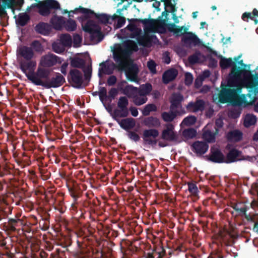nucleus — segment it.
<instances>
[{
    "instance_id": "nucleus-30",
    "label": "nucleus",
    "mask_w": 258,
    "mask_h": 258,
    "mask_svg": "<svg viewBox=\"0 0 258 258\" xmlns=\"http://www.w3.org/2000/svg\"><path fill=\"white\" fill-rule=\"evenodd\" d=\"M243 134L239 130H233L227 133V140L235 142L241 141Z\"/></svg>"
},
{
    "instance_id": "nucleus-36",
    "label": "nucleus",
    "mask_w": 258,
    "mask_h": 258,
    "mask_svg": "<svg viewBox=\"0 0 258 258\" xmlns=\"http://www.w3.org/2000/svg\"><path fill=\"white\" fill-rule=\"evenodd\" d=\"M70 64L72 67L75 68L83 69L85 67V61L80 57H71Z\"/></svg>"
},
{
    "instance_id": "nucleus-27",
    "label": "nucleus",
    "mask_w": 258,
    "mask_h": 258,
    "mask_svg": "<svg viewBox=\"0 0 258 258\" xmlns=\"http://www.w3.org/2000/svg\"><path fill=\"white\" fill-rule=\"evenodd\" d=\"M50 22L54 29L60 30L63 27L64 22V18L62 16H58L55 15L51 18Z\"/></svg>"
},
{
    "instance_id": "nucleus-52",
    "label": "nucleus",
    "mask_w": 258,
    "mask_h": 258,
    "mask_svg": "<svg viewBox=\"0 0 258 258\" xmlns=\"http://www.w3.org/2000/svg\"><path fill=\"white\" fill-rule=\"evenodd\" d=\"M241 113L240 108H234L228 113V116L232 118H237L239 117Z\"/></svg>"
},
{
    "instance_id": "nucleus-8",
    "label": "nucleus",
    "mask_w": 258,
    "mask_h": 258,
    "mask_svg": "<svg viewBox=\"0 0 258 258\" xmlns=\"http://www.w3.org/2000/svg\"><path fill=\"white\" fill-rule=\"evenodd\" d=\"M117 107L118 109H115L112 115L115 117H126L128 114V109L127 106L128 105V100L125 96L120 97L118 99L117 103Z\"/></svg>"
},
{
    "instance_id": "nucleus-12",
    "label": "nucleus",
    "mask_w": 258,
    "mask_h": 258,
    "mask_svg": "<svg viewBox=\"0 0 258 258\" xmlns=\"http://www.w3.org/2000/svg\"><path fill=\"white\" fill-rule=\"evenodd\" d=\"M206 106L205 101L201 99L197 98L195 101L189 102L186 106V110L189 112H202Z\"/></svg>"
},
{
    "instance_id": "nucleus-11",
    "label": "nucleus",
    "mask_w": 258,
    "mask_h": 258,
    "mask_svg": "<svg viewBox=\"0 0 258 258\" xmlns=\"http://www.w3.org/2000/svg\"><path fill=\"white\" fill-rule=\"evenodd\" d=\"M181 41L184 46L188 48L196 46L201 43L200 40L198 36L190 32H188L182 36Z\"/></svg>"
},
{
    "instance_id": "nucleus-51",
    "label": "nucleus",
    "mask_w": 258,
    "mask_h": 258,
    "mask_svg": "<svg viewBox=\"0 0 258 258\" xmlns=\"http://www.w3.org/2000/svg\"><path fill=\"white\" fill-rule=\"evenodd\" d=\"M188 190L189 192L194 196H198L199 190L196 183L193 182H188Z\"/></svg>"
},
{
    "instance_id": "nucleus-58",
    "label": "nucleus",
    "mask_w": 258,
    "mask_h": 258,
    "mask_svg": "<svg viewBox=\"0 0 258 258\" xmlns=\"http://www.w3.org/2000/svg\"><path fill=\"white\" fill-rule=\"evenodd\" d=\"M147 67L150 70V72L153 74L157 73L156 71V64L155 62L153 60H150L147 62Z\"/></svg>"
},
{
    "instance_id": "nucleus-15",
    "label": "nucleus",
    "mask_w": 258,
    "mask_h": 258,
    "mask_svg": "<svg viewBox=\"0 0 258 258\" xmlns=\"http://www.w3.org/2000/svg\"><path fill=\"white\" fill-rule=\"evenodd\" d=\"M209 149V145L207 142L197 141L191 145L192 151L196 154L198 157L202 156L205 154Z\"/></svg>"
},
{
    "instance_id": "nucleus-41",
    "label": "nucleus",
    "mask_w": 258,
    "mask_h": 258,
    "mask_svg": "<svg viewBox=\"0 0 258 258\" xmlns=\"http://www.w3.org/2000/svg\"><path fill=\"white\" fill-rule=\"evenodd\" d=\"M63 27L68 31H74L77 28V24L75 20L71 19L67 21L64 20Z\"/></svg>"
},
{
    "instance_id": "nucleus-50",
    "label": "nucleus",
    "mask_w": 258,
    "mask_h": 258,
    "mask_svg": "<svg viewBox=\"0 0 258 258\" xmlns=\"http://www.w3.org/2000/svg\"><path fill=\"white\" fill-rule=\"evenodd\" d=\"M197 131L194 128L185 129L182 132L183 136L186 139H192L196 137Z\"/></svg>"
},
{
    "instance_id": "nucleus-54",
    "label": "nucleus",
    "mask_w": 258,
    "mask_h": 258,
    "mask_svg": "<svg viewBox=\"0 0 258 258\" xmlns=\"http://www.w3.org/2000/svg\"><path fill=\"white\" fill-rule=\"evenodd\" d=\"M83 72L84 73L85 79L86 80H90L92 74V66L91 63L88 64L87 66L85 65V67L83 69Z\"/></svg>"
},
{
    "instance_id": "nucleus-22",
    "label": "nucleus",
    "mask_w": 258,
    "mask_h": 258,
    "mask_svg": "<svg viewBox=\"0 0 258 258\" xmlns=\"http://www.w3.org/2000/svg\"><path fill=\"white\" fill-rule=\"evenodd\" d=\"M34 29L36 33L44 36H47L50 33L52 27L49 24L41 22L35 26Z\"/></svg>"
},
{
    "instance_id": "nucleus-17",
    "label": "nucleus",
    "mask_w": 258,
    "mask_h": 258,
    "mask_svg": "<svg viewBox=\"0 0 258 258\" xmlns=\"http://www.w3.org/2000/svg\"><path fill=\"white\" fill-rule=\"evenodd\" d=\"M221 90L217 96H213V101L216 103H226V74L222 75Z\"/></svg>"
},
{
    "instance_id": "nucleus-4",
    "label": "nucleus",
    "mask_w": 258,
    "mask_h": 258,
    "mask_svg": "<svg viewBox=\"0 0 258 258\" xmlns=\"http://www.w3.org/2000/svg\"><path fill=\"white\" fill-rule=\"evenodd\" d=\"M143 123L147 127L150 128L145 130L142 134L144 144L151 146L156 145L157 143L156 138L159 135V131L155 128L160 126V120L156 117L149 116L145 117L143 120Z\"/></svg>"
},
{
    "instance_id": "nucleus-10",
    "label": "nucleus",
    "mask_w": 258,
    "mask_h": 258,
    "mask_svg": "<svg viewBox=\"0 0 258 258\" xmlns=\"http://www.w3.org/2000/svg\"><path fill=\"white\" fill-rule=\"evenodd\" d=\"M208 161L213 163H221L224 162L225 157L221 150L217 147L212 146L209 155L206 156Z\"/></svg>"
},
{
    "instance_id": "nucleus-47",
    "label": "nucleus",
    "mask_w": 258,
    "mask_h": 258,
    "mask_svg": "<svg viewBox=\"0 0 258 258\" xmlns=\"http://www.w3.org/2000/svg\"><path fill=\"white\" fill-rule=\"evenodd\" d=\"M232 207L239 214L245 215L247 211L246 206L242 203L234 204Z\"/></svg>"
},
{
    "instance_id": "nucleus-2",
    "label": "nucleus",
    "mask_w": 258,
    "mask_h": 258,
    "mask_svg": "<svg viewBox=\"0 0 258 258\" xmlns=\"http://www.w3.org/2000/svg\"><path fill=\"white\" fill-rule=\"evenodd\" d=\"M49 69L38 68L34 75L29 76L28 80L36 86H41L46 89L58 88L65 82L64 77L59 73L49 79Z\"/></svg>"
},
{
    "instance_id": "nucleus-1",
    "label": "nucleus",
    "mask_w": 258,
    "mask_h": 258,
    "mask_svg": "<svg viewBox=\"0 0 258 258\" xmlns=\"http://www.w3.org/2000/svg\"><path fill=\"white\" fill-rule=\"evenodd\" d=\"M241 55L227 58V69L231 67L227 79V102L235 106L245 107L252 105L258 94V74L252 71L241 69L235 62Z\"/></svg>"
},
{
    "instance_id": "nucleus-14",
    "label": "nucleus",
    "mask_w": 258,
    "mask_h": 258,
    "mask_svg": "<svg viewBox=\"0 0 258 258\" xmlns=\"http://www.w3.org/2000/svg\"><path fill=\"white\" fill-rule=\"evenodd\" d=\"M215 196L216 198H209L207 200H204L203 201V204L205 206H207L210 204H215L218 208H224L225 207V198L224 197V194L221 192H218L216 194Z\"/></svg>"
},
{
    "instance_id": "nucleus-19",
    "label": "nucleus",
    "mask_w": 258,
    "mask_h": 258,
    "mask_svg": "<svg viewBox=\"0 0 258 258\" xmlns=\"http://www.w3.org/2000/svg\"><path fill=\"white\" fill-rule=\"evenodd\" d=\"M123 93L127 95L129 98L133 99V103L137 106H140L145 104L148 100L147 97L139 96L138 94L135 93L133 92L126 91L125 89H123Z\"/></svg>"
},
{
    "instance_id": "nucleus-60",
    "label": "nucleus",
    "mask_w": 258,
    "mask_h": 258,
    "mask_svg": "<svg viewBox=\"0 0 258 258\" xmlns=\"http://www.w3.org/2000/svg\"><path fill=\"white\" fill-rule=\"evenodd\" d=\"M117 94V90L115 88H112L108 92V96H107V99H108L110 101L114 99L116 95Z\"/></svg>"
},
{
    "instance_id": "nucleus-34",
    "label": "nucleus",
    "mask_w": 258,
    "mask_h": 258,
    "mask_svg": "<svg viewBox=\"0 0 258 258\" xmlns=\"http://www.w3.org/2000/svg\"><path fill=\"white\" fill-rule=\"evenodd\" d=\"M241 18L244 21L246 22H248V19L254 20L255 24H257L258 23V10L254 9L252 13L245 12L242 15Z\"/></svg>"
},
{
    "instance_id": "nucleus-9",
    "label": "nucleus",
    "mask_w": 258,
    "mask_h": 258,
    "mask_svg": "<svg viewBox=\"0 0 258 258\" xmlns=\"http://www.w3.org/2000/svg\"><path fill=\"white\" fill-rule=\"evenodd\" d=\"M68 80L73 87L78 89L82 88L83 74L79 70L76 69H71L68 75Z\"/></svg>"
},
{
    "instance_id": "nucleus-39",
    "label": "nucleus",
    "mask_w": 258,
    "mask_h": 258,
    "mask_svg": "<svg viewBox=\"0 0 258 258\" xmlns=\"http://www.w3.org/2000/svg\"><path fill=\"white\" fill-rule=\"evenodd\" d=\"M92 94L93 96H96L98 95L99 96V99L102 103L107 100V89L104 87H100L99 88V91L93 92L92 93Z\"/></svg>"
},
{
    "instance_id": "nucleus-56",
    "label": "nucleus",
    "mask_w": 258,
    "mask_h": 258,
    "mask_svg": "<svg viewBox=\"0 0 258 258\" xmlns=\"http://www.w3.org/2000/svg\"><path fill=\"white\" fill-rule=\"evenodd\" d=\"M187 28L184 26H177L174 33L176 34V36H183L184 34L187 33Z\"/></svg>"
},
{
    "instance_id": "nucleus-7",
    "label": "nucleus",
    "mask_w": 258,
    "mask_h": 258,
    "mask_svg": "<svg viewBox=\"0 0 258 258\" xmlns=\"http://www.w3.org/2000/svg\"><path fill=\"white\" fill-rule=\"evenodd\" d=\"M62 60L61 58L49 52L41 56L38 68L48 69V68L52 67L57 63L60 64Z\"/></svg>"
},
{
    "instance_id": "nucleus-48",
    "label": "nucleus",
    "mask_w": 258,
    "mask_h": 258,
    "mask_svg": "<svg viewBox=\"0 0 258 258\" xmlns=\"http://www.w3.org/2000/svg\"><path fill=\"white\" fill-rule=\"evenodd\" d=\"M54 205L55 209L58 210L61 214L65 212L66 208L64 205V202L62 198L55 200Z\"/></svg>"
},
{
    "instance_id": "nucleus-28",
    "label": "nucleus",
    "mask_w": 258,
    "mask_h": 258,
    "mask_svg": "<svg viewBox=\"0 0 258 258\" xmlns=\"http://www.w3.org/2000/svg\"><path fill=\"white\" fill-rule=\"evenodd\" d=\"M215 238L221 244H226V225L223 223L218 228L217 232L215 234Z\"/></svg>"
},
{
    "instance_id": "nucleus-24",
    "label": "nucleus",
    "mask_w": 258,
    "mask_h": 258,
    "mask_svg": "<svg viewBox=\"0 0 258 258\" xmlns=\"http://www.w3.org/2000/svg\"><path fill=\"white\" fill-rule=\"evenodd\" d=\"M100 68L98 71V76L101 77L102 74L111 75L113 73V70L116 67V64L113 62L111 64H107L105 61L102 62L99 64Z\"/></svg>"
},
{
    "instance_id": "nucleus-31",
    "label": "nucleus",
    "mask_w": 258,
    "mask_h": 258,
    "mask_svg": "<svg viewBox=\"0 0 258 258\" xmlns=\"http://www.w3.org/2000/svg\"><path fill=\"white\" fill-rule=\"evenodd\" d=\"M124 49H123L126 55H130L133 51L138 50L137 44L133 40H128L124 44Z\"/></svg>"
},
{
    "instance_id": "nucleus-38",
    "label": "nucleus",
    "mask_w": 258,
    "mask_h": 258,
    "mask_svg": "<svg viewBox=\"0 0 258 258\" xmlns=\"http://www.w3.org/2000/svg\"><path fill=\"white\" fill-rule=\"evenodd\" d=\"M19 224H22V221L19 218H10L8 220L7 227L11 231H15L16 230V227H18Z\"/></svg>"
},
{
    "instance_id": "nucleus-42",
    "label": "nucleus",
    "mask_w": 258,
    "mask_h": 258,
    "mask_svg": "<svg viewBox=\"0 0 258 258\" xmlns=\"http://www.w3.org/2000/svg\"><path fill=\"white\" fill-rule=\"evenodd\" d=\"M202 54L200 51H197L193 54L188 57V62L190 64H195L200 62Z\"/></svg>"
},
{
    "instance_id": "nucleus-57",
    "label": "nucleus",
    "mask_w": 258,
    "mask_h": 258,
    "mask_svg": "<svg viewBox=\"0 0 258 258\" xmlns=\"http://www.w3.org/2000/svg\"><path fill=\"white\" fill-rule=\"evenodd\" d=\"M49 9H58L60 8L58 2L55 0H48L46 1Z\"/></svg>"
},
{
    "instance_id": "nucleus-25",
    "label": "nucleus",
    "mask_w": 258,
    "mask_h": 258,
    "mask_svg": "<svg viewBox=\"0 0 258 258\" xmlns=\"http://www.w3.org/2000/svg\"><path fill=\"white\" fill-rule=\"evenodd\" d=\"M178 74V71L173 68L166 71L162 75V82L167 84L175 79Z\"/></svg>"
},
{
    "instance_id": "nucleus-44",
    "label": "nucleus",
    "mask_w": 258,
    "mask_h": 258,
    "mask_svg": "<svg viewBox=\"0 0 258 258\" xmlns=\"http://www.w3.org/2000/svg\"><path fill=\"white\" fill-rule=\"evenodd\" d=\"M60 41L63 46H71L72 44L71 36L69 34H64L60 36Z\"/></svg>"
},
{
    "instance_id": "nucleus-5",
    "label": "nucleus",
    "mask_w": 258,
    "mask_h": 258,
    "mask_svg": "<svg viewBox=\"0 0 258 258\" xmlns=\"http://www.w3.org/2000/svg\"><path fill=\"white\" fill-rule=\"evenodd\" d=\"M83 30L90 34L92 41L100 42L103 39L104 35L101 32V27L93 20H88L83 27Z\"/></svg>"
},
{
    "instance_id": "nucleus-13",
    "label": "nucleus",
    "mask_w": 258,
    "mask_h": 258,
    "mask_svg": "<svg viewBox=\"0 0 258 258\" xmlns=\"http://www.w3.org/2000/svg\"><path fill=\"white\" fill-rule=\"evenodd\" d=\"M161 139L169 142L177 140V136L176 133L174 132L173 124L169 123L166 125L165 128L162 132Z\"/></svg>"
},
{
    "instance_id": "nucleus-61",
    "label": "nucleus",
    "mask_w": 258,
    "mask_h": 258,
    "mask_svg": "<svg viewBox=\"0 0 258 258\" xmlns=\"http://www.w3.org/2000/svg\"><path fill=\"white\" fill-rule=\"evenodd\" d=\"M82 37L79 34H76L74 35L73 37L74 46L75 47L79 46L82 42Z\"/></svg>"
},
{
    "instance_id": "nucleus-21",
    "label": "nucleus",
    "mask_w": 258,
    "mask_h": 258,
    "mask_svg": "<svg viewBox=\"0 0 258 258\" xmlns=\"http://www.w3.org/2000/svg\"><path fill=\"white\" fill-rule=\"evenodd\" d=\"M215 131H211L207 125L204 129L202 135L203 139L208 143H214L215 141V136L218 133V130L214 127Z\"/></svg>"
},
{
    "instance_id": "nucleus-33",
    "label": "nucleus",
    "mask_w": 258,
    "mask_h": 258,
    "mask_svg": "<svg viewBox=\"0 0 258 258\" xmlns=\"http://www.w3.org/2000/svg\"><path fill=\"white\" fill-rule=\"evenodd\" d=\"M153 38H156V36L155 35H144L138 37L137 40L139 45L147 47L151 45Z\"/></svg>"
},
{
    "instance_id": "nucleus-40",
    "label": "nucleus",
    "mask_w": 258,
    "mask_h": 258,
    "mask_svg": "<svg viewBox=\"0 0 258 258\" xmlns=\"http://www.w3.org/2000/svg\"><path fill=\"white\" fill-rule=\"evenodd\" d=\"M124 89H125L126 91H129L130 92H133L135 93L138 94L139 96L147 97L146 93L145 92L141 86L140 88H138L132 85H127Z\"/></svg>"
},
{
    "instance_id": "nucleus-20",
    "label": "nucleus",
    "mask_w": 258,
    "mask_h": 258,
    "mask_svg": "<svg viewBox=\"0 0 258 258\" xmlns=\"http://www.w3.org/2000/svg\"><path fill=\"white\" fill-rule=\"evenodd\" d=\"M126 55L124 50L121 48H119L113 53V57L117 65L116 67L118 69H122L124 66L123 56Z\"/></svg>"
},
{
    "instance_id": "nucleus-45",
    "label": "nucleus",
    "mask_w": 258,
    "mask_h": 258,
    "mask_svg": "<svg viewBox=\"0 0 258 258\" xmlns=\"http://www.w3.org/2000/svg\"><path fill=\"white\" fill-rule=\"evenodd\" d=\"M30 47L32 48L33 51L35 52L41 53L44 50L41 43L37 40L33 41L30 44Z\"/></svg>"
},
{
    "instance_id": "nucleus-37",
    "label": "nucleus",
    "mask_w": 258,
    "mask_h": 258,
    "mask_svg": "<svg viewBox=\"0 0 258 258\" xmlns=\"http://www.w3.org/2000/svg\"><path fill=\"white\" fill-rule=\"evenodd\" d=\"M30 20V17L28 14L22 13L18 15V18L16 20V23L20 26L23 27L26 25Z\"/></svg>"
},
{
    "instance_id": "nucleus-26",
    "label": "nucleus",
    "mask_w": 258,
    "mask_h": 258,
    "mask_svg": "<svg viewBox=\"0 0 258 258\" xmlns=\"http://www.w3.org/2000/svg\"><path fill=\"white\" fill-rule=\"evenodd\" d=\"M183 100V96L180 93H173L170 98V110H176Z\"/></svg>"
},
{
    "instance_id": "nucleus-29",
    "label": "nucleus",
    "mask_w": 258,
    "mask_h": 258,
    "mask_svg": "<svg viewBox=\"0 0 258 258\" xmlns=\"http://www.w3.org/2000/svg\"><path fill=\"white\" fill-rule=\"evenodd\" d=\"M241 152L237 149H233L227 154V163H232L240 160Z\"/></svg>"
},
{
    "instance_id": "nucleus-43",
    "label": "nucleus",
    "mask_w": 258,
    "mask_h": 258,
    "mask_svg": "<svg viewBox=\"0 0 258 258\" xmlns=\"http://www.w3.org/2000/svg\"><path fill=\"white\" fill-rule=\"evenodd\" d=\"M39 14L43 16H46L50 14V9L46 1L38 5Z\"/></svg>"
},
{
    "instance_id": "nucleus-64",
    "label": "nucleus",
    "mask_w": 258,
    "mask_h": 258,
    "mask_svg": "<svg viewBox=\"0 0 258 258\" xmlns=\"http://www.w3.org/2000/svg\"><path fill=\"white\" fill-rule=\"evenodd\" d=\"M116 81H117L116 77L115 76L112 75V76H110L108 78L107 83L109 86H113L116 83Z\"/></svg>"
},
{
    "instance_id": "nucleus-6",
    "label": "nucleus",
    "mask_w": 258,
    "mask_h": 258,
    "mask_svg": "<svg viewBox=\"0 0 258 258\" xmlns=\"http://www.w3.org/2000/svg\"><path fill=\"white\" fill-rule=\"evenodd\" d=\"M77 11H79L80 13L84 14V17L87 19L91 18V15H94L95 18L98 20L99 22L102 24H111L112 22H110V17L107 14H97L95 13L93 11L82 7L80 6L79 8H76L74 11H71L73 13H75Z\"/></svg>"
},
{
    "instance_id": "nucleus-3",
    "label": "nucleus",
    "mask_w": 258,
    "mask_h": 258,
    "mask_svg": "<svg viewBox=\"0 0 258 258\" xmlns=\"http://www.w3.org/2000/svg\"><path fill=\"white\" fill-rule=\"evenodd\" d=\"M19 59L18 62L20 69L25 75L27 79L29 76L34 75L37 65L36 61L33 59L35 57V53L32 48L26 45L19 47L17 50Z\"/></svg>"
},
{
    "instance_id": "nucleus-23",
    "label": "nucleus",
    "mask_w": 258,
    "mask_h": 258,
    "mask_svg": "<svg viewBox=\"0 0 258 258\" xmlns=\"http://www.w3.org/2000/svg\"><path fill=\"white\" fill-rule=\"evenodd\" d=\"M139 69L136 64H132L131 65L125 72L127 79L132 82H138V75Z\"/></svg>"
},
{
    "instance_id": "nucleus-63",
    "label": "nucleus",
    "mask_w": 258,
    "mask_h": 258,
    "mask_svg": "<svg viewBox=\"0 0 258 258\" xmlns=\"http://www.w3.org/2000/svg\"><path fill=\"white\" fill-rule=\"evenodd\" d=\"M147 95L149 94L152 90V86L150 83H146L141 86Z\"/></svg>"
},
{
    "instance_id": "nucleus-46",
    "label": "nucleus",
    "mask_w": 258,
    "mask_h": 258,
    "mask_svg": "<svg viewBox=\"0 0 258 258\" xmlns=\"http://www.w3.org/2000/svg\"><path fill=\"white\" fill-rule=\"evenodd\" d=\"M256 122V118L253 114H247L244 120V125L245 127H249L254 124Z\"/></svg>"
},
{
    "instance_id": "nucleus-59",
    "label": "nucleus",
    "mask_w": 258,
    "mask_h": 258,
    "mask_svg": "<svg viewBox=\"0 0 258 258\" xmlns=\"http://www.w3.org/2000/svg\"><path fill=\"white\" fill-rule=\"evenodd\" d=\"M193 81V77L191 73H186L185 75L184 83L186 85H191Z\"/></svg>"
},
{
    "instance_id": "nucleus-32",
    "label": "nucleus",
    "mask_w": 258,
    "mask_h": 258,
    "mask_svg": "<svg viewBox=\"0 0 258 258\" xmlns=\"http://www.w3.org/2000/svg\"><path fill=\"white\" fill-rule=\"evenodd\" d=\"M138 21L144 24L146 31L153 32L155 29V20L153 19H139Z\"/></svg>"
},
{
    "instance_id": "nucleus-55",
    "label": "nucleus",
    "mask_w": 258,
    "mask_h": 258,
    "mask_svg": "<svg viewBox=\"0 0 258 258\" xmlns=\"http://www.w3.org/2000/svg\"><path fill=\"white\" fill-rule=\"evenodd\" d=\"M53 50L57 53H61L64 51L63 46L61 44L53 43L52 45Z\"/></svg>"
},
{
    "instance_id": "nucleus-18",
    "label": "nucleus",
    "mask_w": 258,
    "mask_h": 258,
    "mask_svg": "<svg viewBox=\"0 0 258 258\" xmlns=\"http://www.w3.org/2000/svg\"><path fill=\"white\" fill-rule=\"evenodd\" d=\"M68 189L71 196L73 198L74 202L72 204V208L73 210H77L78 199L82 194V191L78 186H68Z\"/></svg>"
},
{
    "instance_id": "nucleus-53",
    "label": "nucleus",
    "mask_w": 258,
    "mask_h": 258,
    "mask_svg": "<svg viewBox=\"0 0 258 258\" xmlns=\"http://www.w3.org/2000/svg\"><path fill=\"white\" fill-rule=\"evenodd\" d=\"M197 121V117L194 115H189L184 118L182 123L185 125H191L194 124Z\"/></svg>"
},
{
    "instance_id": "nucleus-62",
    "label": "nucleus",
    "mask_w": 258,
    "mask_h": 258,
    "mask_svg": "<svg viewBox=\"0 0 258 258\" xmlns=\"http://www.w3.org/2000/svg\"><path fill=\"white\" fill-rule=\"evenodd\" d=\"M128 136L131 140L135 142L139 141L140 139V136H139L138 134L132 131L128 133Z\"/></svg>"
},
{
    "instance_id": "nucleus-16",
    "label": "nucleus",
    "mask_w": 258,
    "mask_h": 258,
    "mask_svg": "<svg viewBox=\"0 0 258 258\" xmlns=\"http://www.w3.org/2000/svg\"><path fill=\"white\" fill-rule=\"evenodd\" d=\"M112 118L115 120L120 125V126L124 130H128L133 128L135 125L136 122L133 118H126L121 120L119 119L121 117H115L112 115Z\"/></svg>"
},
{
    "instance_id": "nucleus-35",
    "label": "nucleus",
    "mask_w": 258,
    "mask_h": 258,
    "mask_svg": "<svg viewBox=\"0 0 258 258\" xmlns=\"http://www.w3.org/2000/svg\"><path fill=\"white\" fill-rule=\"evenodd\" d=\"M176 110H170L169 112H163L161 113V117L164 121L171 122L173 121L177 116Z\"/></svg>"
},
{
    "instance_id": "nucleus-49",
    "label": "nucleus",
    "mask_w": 258,
    "mask_h": 258,
    "mask_svg": "<svg viewBox=\"0 0 258 258\" xmlns=\"http://www.w3.org/2000/svg\"><path fill=\"white\" fill-rule=\"evenodd\" d=\"M157 107L154 104H148L146 105L142 110V114L144 116H148L152 111H156Z\"/></svg>"
}]
</instances>
